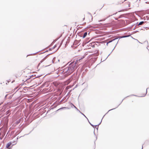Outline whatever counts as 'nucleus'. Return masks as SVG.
Segmentation results:
<instances>
[{
	"label": "nucleus",
	"instance_id": "f257e3e1",
	"mask_svg": "<svg viewBox=\"0 0 149 149\" xmlns=\"http://www.w3.org/2000/svg\"><path fill=\"white\" fill-rule=\"evenodd\" d=\"M84 58V57L81 58L77 59L76 62H73L71 63L68 67H67L64 69L62 72L65 75H70L77 69V66L76 65L78 61H79Z\"/></svg>",
	"mask_w": 149,
	"mask_h": 149
},
{
	"label": "nucleus",
	"instance_id": "f03ea898",
	"mask_svg": "<svg viewBox=\"0 0 149 149\" xmlns=\"http://www.w3.org/2000/svg\"><path fill=\"white\" fill-rule=\"evenodd\" d=\"M52 61V58H50L47 56L40 61V63H39L38 64V66H39L41 63H42V64L45 67L48 66L51 64Z\"/></svg>",
	"mask_w": 149,
	"mask_h": 149
},
{
	"label": "nucleus",
	"instance_id": "7ed1b4c3",
	"mask_svg": "<svg viewBox=\"0 0 149 149\" xmlns=\"http://www.w3.org/2000/svg\"><path fill=\"white\" fill-rule=\"evenodd\" d=\"M123 5L124 10H127L129 9V7L130 6V3L128 1L125 0Z\"/></svg>",
	"mask_w": 149,
	"mask_h": 149
},
{
	"label": "nucleus",
	"instance_id": "20e7f679",
	"mask_svg": "<svg viewBox=\"0 0 149 149\" xmlns=\"http://www.w3.org/2000/svg\"><path fill=\"white\" fill-rule=\"evenodd\" d=\"M22 73L20 71H17L14 74V76L16 77L17 78L20 77L22 74Z\"/></svg>",
	"mask_w": 149,
	"mask_h": 149
},
{
	"label": "nucleus",
	"instance_id": "39448f33",
	"mask_svg": "<svg viewBox=\"0 0 149 149\" xmlns=\"http://www.w3.org/2000/svg\"><path fill=\"white\" fill-rule=\"evenodd\" d=\"M12 144V143L11 142H10L8 143L6 145V147L7 148L9 149V147L10 146V145Z\"/></svg>",
	"mask_w": 149,
	"mask_h": 149
},
{
	"label": "nucleus",
	"instance_id": "423d86ee",
	"mask_svg": "<svg viewBox=\"0 0 149 149\" xmlns=\"http://www.w3.org/2000/svg\"><path fill=\"white\" fill-rule=\"evenodd\" d=\"M53 84L56 86H57L59 84L58 83L56 82H53Z\"/></svg>",
	"mask_w": 149,
	"mask_h": 149
},
{
	"label": "nucleus",
	"instance_id": "0eeeda50",
	"mask_svg": "<svg viewBox=\"0 0 149 149\" xmlns=\"http://www.w3.org/2000/svg\"><path fill=\"white\" fill-rule=\"evenodd\" d=\"M87 32H86L84 34L83 36V38H85L87 36Z\"/></svg>",
	"mask_w": 149,
	"mask_h": 149
},
{
	"label": "nucleus",
	"instance_id": "6e6552de",
	"mask_svg": "<svg viewBox=\"0 0 149 149\" xmlns=\"http://www.w3.org/2000/svg\"><path fill=\"white\" fill-rule=\"evenodd\" d=\"M56 47V45H55L52 48H50L49 49V50H52L54 49Z\"/></svg>",
	"mask_w": 149,
	"mask_h": 149
},
{
	"label": "nucleus",
	"instance_id": "1a4fd4ad",
	"mask_svg": "<svg viewBox=\"0 0 149 149\" xmlns=\"http://www.w3.org/2000/svg\"><path fill=\"white\" fill-rule=\"evenodd\" d=\"M121 3H123V2H121L120 0H118V4H121Z\"/></svg>",
	"mask_w": 149,
	"mask_h": 149
},
{
	"label": "nucleus",
	"instance_id": "9d476101",
	"mask_svg": "<svg viewBox=\"0 0 149 149\" xmlns=\"http://www.w3.org/2000/svg\"><path fill=\"white\" fill-rule=\"evenodd\" d=\"M143 23H144L143 22H141L139 23L138 24V25H142V24H143Z\"/></svg>",
	"mask_w": 149,
	"mask_h": 149
},
{
	"label": "nucleus",
	"instance_id": "9b49d317",
	"mask_svg": "<svg viewBox=\"0 0 149 149\" xmlns=\"http://www.w3.org/2000/svg\"><path fill=\"white\" fill-rule=\"evenodd\" d=\"M116 39V38H115V39H113V40H111V41H110L109 42H111L112 41L114 40L115 39Z\"/></svg>",
	"mask_w": 149,
	"mask_h": 149
},
{
	"label": "nucleus",
	"instance_id": "f8f14e48",
	"mask_svg": "<svg viewBox=\"0 0 149 149\" xmlns=\"http://www.w3.org/2000/svg\"><path fill=\"white\" fill-rule=\"evenodd\" d=\"M84 18H84H84H83L84 20Z\"/></svg>",
	"mask_w": 149,
	"mask_h": 149
},
{
	"label": "nucleus",
	"instance_id": "ddd939ff",
	"mask_svg": "<svg viewBox=\"0 0 149 149\" xmlns=\"http://www.w3.org/2000/svg\"><path fill=\"white\" fill-rule=\"evenodd\" d=\"M105 19H104L103 21L105 20Z\"/></svg>",
	"mask_w": 149,
	"mask_h": 149
}]
</instances>
